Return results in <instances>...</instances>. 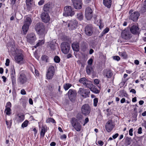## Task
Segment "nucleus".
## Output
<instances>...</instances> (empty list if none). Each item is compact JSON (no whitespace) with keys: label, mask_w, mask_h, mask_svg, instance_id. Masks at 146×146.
<instances>
[{"label":"nucleus","mask_w":146,"mask_h":146,"mask_svg":"<svg viewBox=\"0 0 146 146\" xmlns=\"http://www.w3.org/2000/svg\"><path fill=\"white\" fill-rule=\"evenodd\" d=\"M92 70V68L90 65H89L87 66L86 68V72L88 74H90Z\"/></svg>","instance_id":"28"},{"label":"nucleus","mask_w":146,"mask_h":146,"mask_svg":"<svg viewBox=\"0 0 146 146\" xmlns=\"http://www.w3.org/2000/svg\"><path fill=\"white\" fill-rule=\"evenodd\" d=\"M92 13H85L86 18L88 20H90L92 17Z\"/></svg>","instance_id":"30"},{"label":"nucleus","mask_w":146,"mask_h":146,"mask_svg":"<svg viewBox=\"0 0 146 146\" xmlns=\"http://www.w3.org/2000/svg\"><path fill=\"white\" fill-rule=\"evenodd\" d=\"M77 18L80 20H82L83 19V16L81 12H79L78 13L77 15Z\"/></svg>","instance_id":"33"},{"label":"nucleus","mask_w":146,"mask_h":146,"mask_svg":"<svg viewBox=\"0 0 146 146\" xmlns=\"http://www.w3.org/2000/svg\"><path fill=\"white\" fill-rule=\"evenodd\" d=\"M27 40L30 44H32L35 42V40L34 38V37H28Z\"/></svg>","instance_id":"31"},{"label":"nucleus","mask_w":146,"mask_h":146,"mask_svg":"<svg viewBox=\"0 0 146 146\" xmlns=\"http://www.w3.org/2000/svg\"><path fill=\"white\" fill-rule=\"evenodd\" d=\"M95 83L96 84H98L99 83L100 81L98 79H95L94 80Z\"/></svg>","instance_id":"56"},{"label":"nucleus","mask_w":146,"mask_h":146,"mask_svg":"<svg viewBox=\"0 0 146 146\" xmlns=\"http://www.w3.org/2000/svg\"><path fill=\"white\" fill-rule=\"evenodd\" d=\"M16 62L20 64H23L24 62V56L22 54H19L16 55L14 58Z\"/></svg>","instance_id":"11"},{"label":"nucleus","mask_w":146,"mask_h":146,"mask_svg":"<svg viewBox=\"0 0 146 146\" xmlns=\"http://www.w3.org/2000/svg\"><path fill=\"white\" fill-rule=\"evenodd\" d=\"M92 13V11L90 7H88L86 9L85 13Z\"/></svg>","instance_id":"37"},{"label":"nucleus","mask_w":146,"mask_h":146,"mask_svg":"<svg viewBox=\"0 0 146 146\" xmlns=\"http://www.w3.org/2000/svg\"><path fill=\"white\" fill-rule=\"evenodd\" d=\"M112 75V73L110 70H108L107 71L106 73V77L109 78H110Z\"/></svg>","instance_id":"35"},{"label":"nucleus","mask_w":146,"mask_h":146,"mask_svg":"<svg viewBox=\"0 0 146 146\" xmlns=\"http://www.w3.org/2000/svg\"><path fill=\"white\" fill-rule=\"evenodd\" d=\"M78 22L76 20L73 19L70 20L68 24V26L70 30L75 29L77 27Z\"/></svg>","instance_id":"10"},{"label":"nucleus","mask_w":146,"mask_h":146,"mask_svg":"<svg viewBox=\"0 0 146 146\" xmlns=\"http://www.w3.org/2000/svg\"><path fill=\"white\" fill-rule=\"evenodd\" d=\"M77 120L79 121L80 122L83 118L82 115L80 114H78L76 116Z\"/></svg>","instance_id":"36"},{"label":"nucleus","mask_w":146,"mask_h":146,"mask_svg":"<svg viewBox=\"0 0 146 146\" xmlns=\"http://www.w3.org/2000/svg\"><path fill=\"white\" fill-rule=\"evenodd\" d=\"M74 7L77 9H80L82 7V3L80 0H74L72 2Z\"/></svg>","instance_id":"17"},{"label":"nucleus","mask_w":146,"mask_h":146,"mask_svg":"<svg viewBox=\"0 0 146 146\" xmlns=\"http://www.w3.org/2000/svg\"><path fill=\"white\" fill-rule=\"evenodd\" d=\"M28 122L29 121L28 120H26L22 124L21 127L23 128L26 127L28 125Z\"/></svg>","instance_id":"40"},{"label":"nucleus","mask_w":146,"mask_h":146,"mask_svg":"<svg viewBox=\"0 0 146 146\" xmlns=\"http://www.w3.org/2000/svg\"><path fill=\"white\" fill-rule=\"evenodd\" d=\"M10 63V60L9 59H7L6 60V63L5 64V65L7 66H8L9 65Z\"/></svg>","instance_id":"54"},{"label":"nucleus","mask_w":146,"mask_h":146,"mask_svg":"<svg viewBox=\"0 0 146 146\" xmlns=\"http://www.w3.org/2000/svg\"><path fill=\"white\" fill-rule=\"evenodd\" d=\"M142 129L141 127H140L138 129V133L139 134H141L142 133Z\"/></svg>","instance_id":"59"},{"label":"nucleus","mask_w":146,"mask_h":146,"mask_svg":"<svg viewBox=\"0 0 146 146\" xmlns=\"http://www.w3.org/2000/svg\"><path fill=\"white\" fill-rule=\"evenodd\" d=\"M140 16L139 13L138 12H134L131 13L129 16V19L134 21H136Z\"/></svg>","instance_id":"15"},{"label":"nucleus","mask_w":146,"mask_h":146,"mask_svg":"<svg viewBox=\"0 0 146 146\" xmlns=\"http://www.w3.org/2000/svg\"><path fill=\"white\" fill-rule=\"evenodd\" d=\"M49 46L52 50H54L55 49V46L53 43L51 42L49 44Z\"/></svg>","instance_id":"47"},{"label":"nucleus","mask_w":146,"mask_h":146,"mask_svg":"<svg viewBox=\"0 0 146 146\" xmlns=\"http://www.w3.org/2000/svg\"><path fill=\"white\" fill-rule=\"evenodd\" d=\"M11 70L12 71L11 76V79L12 80H15V78L14 76L15 75V72L14 66H13L11 68Z\"/></svg>","instance_id":"29"},{"label":"nucleus","mask_w":146,"mask_h":146,"mask_svg":"<svg viewBox=\"0 0 146 146\" xmlns=\"http://www.w3.org/2000/svg\"><path fill=\"white\" fill-rule=\"evenodd\" d=\"M72 85L69 83H66V84L64 85L63 86L64 89L66 90H68L71 86Z\"/></svg>","instance_id":"32"},{"label":"nucleus","mask_w":146,"mask_h":146,"mask_svg":"<svg viewBox=\"0 0 146 146\" xmlns=\"http://www.w3.org/2000/svg\"><path fill=\"white\" fill-rule=\"evenodd\" d=\"M18 119L19 121L21 122L24 120V116L23 115L21 114H18Z\"/></svg>","instance_id":"34"},{"label":"nucleus","mask_w":146,"mask_h":146,"mask_svg":"<svg viewBox=\"0 0 146 146\" xmlns=\"http://www.w3.org/2000/svg\"><path fill=\"white\" fill-rule=\"evenodd\" d=\"M99 23L100 24L99 25V27L100 29H101L103 28L104 25L102 23V21L101 20H100Z\"/></svg>","instance_id":"51"},{"label":"nucleus","mask_w":146,"mask_h":146,"mask_svg":"<svg viewBox=\"0 0 146 146\" xmlns=\"http://www.w3.org/2000/svg\"><path fill=\"white\" fill-rule=\"evenodd\" d=\"M146 11V1H145L144 3L141 8L140 11L142 13H143Z\"/></svg>","instance_id":"27"},{"label":"nucleus","mask_w":146,"mask_h":146,"mask_svg":"<svg viewBox=\"0 0 146 146\" xmlns=\"http://www.w3.org/2000/svg\"><path fill=\"white\" fill-rule=\"evenodd\" d=\"M84 86L90 89L93 88L94 86L91 83V82L87 80L85 83Z\"/></svg>","instance_id":"24"},{"label":"nucleus","mask_w":146,"mask_h":146,"mask_svg":"<svg viewBox=\"0 0 146 146\" xmlns=\"http://www.w3.org/2000/svg\"><path fill=\"white\" fill-rule=\"evenodd\" d=\"M27 81V78L26 75L23 73L20 74L18 79V81L21 84H23L26 83Z\"/></svg>","instance_id":"12"},{"label":"nucleus","mask_w":146,"mask_h":146,"mask_svg":"<svg viewBox=\"0 0 146 146\" xmlns=\"http://www.w3.org/2000/svg\"><path fill=\"white\" fill-rule=\"evenodd\" d=\"M87 80L86 78H83L80 80L79 82L80 83H82L84 85L85 83L86 82Z\"/></svg>","instance_id":"42"},{"label":"nucleus","mask_w":146,"mask_h":146,"mask_svg":"<svg viewBox=\"0 0 146 146\" xmlns=\"http://www.w3.org/2000/svg\"><path fill=\"white\" fill-rule=\"evenodd\" d=\"M6 124L8 126V127H10L11 126L12 124V122L11 120L9 121L6 120Z\"/></svg>","instance_id":"49"},{"label":"nucleus","mask_w":146,"mask_h":146,"mask_svg":"<svg viewBox=\"0 0 146 146\" xmlns=\"http://www.w3.org/2000/svg\"><path fill=\"white\" fill-rule=\"evenodd\" d=\"M98 143L101 146L103 145L104 143V142L101 141H98Z\"/></svg>","instance_id":"63"},{"label":"nucleus","mask_w":146,"mask_h":146,"mask_svg":"<svg viewBox=\"0 0 146 146\" xmlns=\"http://www.w3.org/2000/svg\"><path fill=\"white\" fill-rule=\"evenodd\" d=\"M130 92H132L134 94H135L136 93V91L134 89H132L130 91Z\"/></svg>","instance_id":"64"},{"label":"nucleus","mask_w":146,"mask_h":146,"mask_svg":"<svg viewBox=\"0 0 146 146\" xmlns=\"http://www.w3.org/2000/svg\"><path fill=\"white\" fill-rule=\"evenodd\" d=\"M119 135V134L118 133H116L114 135H113L112 137L114 139H116Z\"/></svg>","instance_id":"62"},{"label":"nucleus","mask_w":146,"mask_h":146,"mask_svg":"<svg viewBox=\"0 0 146 146\" xmlns=\"http://www.w3.org/2000/svg\"><path fill=\"white\" fill-rule=\"evenodd\" d=\"M51 9L50 4L48 3L45 4L43 7V10L46 12L50 11Z\"/></svg>","instance_id":"23"},{"label":"nucleus","mask_w":146,"mask_h":146,"mask_svg":"<svg viewBox=\"0 0 146 146\" xmlns=\"http://www.w3.org/2000/svg\"><path fill=\"white\" fill-rule=\"evenodd\" d=\"M47 130L46 129V128L44 126H43L41 129V131H40V135L41 136L43 137L44 136L45 133L47 131Z\"/></svg>","instance_id":"26"},{"label":"nucleus","mask_w":146,"mask_h":146,"mask_svg":"<svg viewBox=\"0 0 146 146\" xmlns=\"http://www.w3.org/2000/svg\"><path fill=\"white\" fill-rule=\"evenodd\" d=\"M54 74V67L51 66L48 68L46 74L47 78L48 79H51L53 78Z\"/></svg>","instance_id":"8"},{"label":"nucleus","mask_w":146,"mask_h":146,"mask_svg":"<svg viewBox=\"0 0 146 146\" xmlns=\"http://www.w3.org/2000/svg\"><path fill=\"white\" fill-rule=\"evenodd\" d=\"M98 102V99L97 98H95L94 99V106L95 107L97 106V104Z\"/></svg>","instance_id":"44"},{"label":"nucleus","mask_w":146,"mask_h":146,"mask_svg":"<svg viewBox=\"0 0 146 146\" xmlns=\"http://www.w3.org/2000/svg\"><path fill=\"white\" fill-rule=\"evenodd\" d=\"M85 33L88 36H91L93 33V28L92 25L87 26L85 28Z\"/></svg>","instance_id":"16"},{"label":"nucleus","mask_w":146,"mask_h":146,"mask_svg":"<svg viewBox=\"0 0 146 146\" xmlns=\"http://www.w3.org/2000/svg\"><path fill=\"white\" fill-rule=\"evenodd\" d=\"M90 90L95 93H98L99 92V91L97 89L92 88L90 89Z\"/></svg>","instance_id":"48"},{"label":"nucleus","mask_w":146,"mask_h":146,"mask_svg":"<svg viewBox=\"0 0 146 146\" xmlns=\"http://www.w3.org/2000/svg\"><path fill=\"white\" fill-rule=\"evenodd\" d=\"M90 110L91 108L89 105L88 104H85L82 107V112L84 115H86L89 114Z\"/></svg>","instance_id":"7"},{"label":"nucleus","mask_w":146,"mask_h":146,"mask_svg":"<svg viewBox=\"0 0 146 146\" xmlns=\"http://www.w3.org/2000/svg\"><path fill=\"white\" fill-rule=\"evenodd\" d=\"M111 0H103L104 5L108 8H110L111 4Z\"/></svg>","instance_id":"22"},{"label":"nucleus","mask_w":146,"mask_h":146,"mask_svg":"<svg viewBox=\"0 0 146 146\" xmlns=\"http://www.w3.org/2000/svg\"><path fill=\"white\" fill-rule=\"evenodd\" d=\"M133 131V129L132 128L130 129L129 131V135L131 136H132L133 135V134L132 133Z\"/></svg>","instance_id":"55"},{"label":"nucleus","mask_w":146,"mask_h":146,"mask_svg":"<svg viewBox=\"0 0 146 146\" xmlns=\"http://www.w3.org/2000/svg\"><path fill=\"white\" fill-rule=\"evenodd\" d=\"M44 41L43 39L39 40L38 42L37 43L36 45L37 46H39L44 44Z\"/></svg>","instance_id":"41"},{"label":"nucleus","mask_w":146,"mask_h":146,"mask_svg":"<svg viewBox=\"0 0 146 146\" xmlns=\"http://www.w3.org/2000/svg\"><path fill=\"white\" fill-rule=\"evenodd\" d=\"M21 93L22 95H25L26 94V91L24 89H22L21 90Z\"/></svg>","instance_id":"60"},{"label":"nucleus","mask_w":146,"mask_h":146,"mask_svg":"<svg viewBox=\"0 0 146 146\" xmlns=\"http://www.w3.org/2000/svg\"><path fill=\"white\" fill-rule=\"evenodd\" d=\"M77 94L76 91L72 89H70L68 93L69 98L72 102H74L76 100Z\"/></svg>","instance_id":"5"},{"label":"nucleus","mask_w":146,"mask_h":146,"mask_svg":"<svg viewBox=\"0 0 146 146\" xmlns=\"http://www.w3.org/2000/svg\"><path fill=\"white\" fill-rule=\"evenodd\" d=\"M120 55L123 57L125 59L127 58V55L126 53L125 52H121Z\"/></svg>","instance_id":"46"},{"label":"nucleus","mask_w":146,"mask_h":146,"mask_svg":"<svg viewBox=\"0 0 146 146\" xmlns=\"http://www.w3.org/2000/svg\"><path fill=\"white\" fill-rule=\"evenodd\" d=\"M41 58L43 60L47 61V56L45 55H43L41 57Z\"/></svg>","instance_id":"53"},{"label":"nucleus","mask_w":146,"mask_h":146,"mask_svg":"<svg viewBox=\"0 0 146 146\" xmlns=\"http://www.w3.org/2000/svg\"><path fill=\"white\" fill-rule=\"evenodd\" d=\"M114 127L112 121L110 120L106 123V128L107 131L108 132H110Z\"/></svg>","instance_id":"14"},{"label":"nucleus","mask_w":146,"mask_h":146,"mask_svg":"<svg viewBox=\"0 0 146 146\" xmlns=\"http://www.w3.org/2000/svg\"><path fill=\"white\" fill-rule=\"evenodd\" d=\"M144 123L141 124V125L142 126H144L145 128L146 129V120L144 121Z\"/></svg>","instance_id":"61"},{"label":"nucleus","mask_w":146,"mask_h":146,"mask_svg":"<svg viewBox=\"0 0 146 146\" xmlns=\"http://www.w3.org/2000/svg\"><path fill=\"white\" fill-rule=\"evenodd\" d=\"M131 32L133 34H138L139 33V29L138 27L135 25H133L130 29Z\"/></svg>","instance_id":"18"},{"label":"nucleus","mask_w":146,"mask_h":146,"mask_svg":"<svg viewBox=\"0 0 146 146\" xmlns=\"http://www.w3.org/2000/svg\"><path fill=\"white\" fill-rule=\"evenodd\" d=\"M70 122L73 127L77 131H80L81 125L78 122L77 120L74 117L72 118Z\"/></svg>","instance_id":"4"},{"label":"nucleus","mask_w":146,"mask_h":146,"mask_svg":"<svg viewBox=\"0 0 146 146\" xmlns=\"http://www.w3.org/2000/svg\"><path fill=\"white\" fill-rule=\"evenodd\" d=\"M26 4L27 9L29 11L31 10L35 6V5L33 2H31V3L27 2Z\"/></svg>","instance_id":"25"},{"label":"nucleus","mask_w":146,"mask_h":146,"mask_svg":"<svg viewBox=\"0 0 146 146\" xmlns=\"http://www.w3.org/2000/svg\"><path fill=\"white\" fill-rule=\"evenodd\" d=\"M113 59L117 61L120 59V58L118 56H115L113 57Z\"/></svg>","instance_id":"52"},{"label":"nucleus","mask_w":146,"mask_h":146,"mask_svg":"<svg viewBox=\"0 0 146 146\" xmlns=\"http://www.w3.org/2000/svg\"><path fill=\"white\" fill-rule=\"evenodd\" d=\"M93 61V60L92 59H90L88 61V63L89 65H91L92 64Z\"/></svg>","instance_id":"58"},{"label":"nucleus","mask_w":146,"mask_h":146,"mask_svg":"<svg viewBox=\"0 0 146 146\" xmlns=\"http://www.w3.org/2000/svg\"><path fill=\"white\" fill-rule=\"evenodd\" d=\"M11 104L10 102H7L6 106V108H10L11 107Z\"/></svg>","instance_id":"50"},{"label":"nucleus","mask_w":146,"mask_h":146,"mask_svg":"<svg viewBox=\"0 0 146 146\" xmlns=\"http://www.w3.org/2000/svg\"><path fill=\"white\" fill-rule=\"evenodd\" d=\"M32 22V20L30 17L28 16H26L25 17L24 25L23 26L22 28L23 32L24 34H26Z\"/></svg>","instance_id":"2"},{"label":"nucleus","mask_w":146,"mask_h":146,"mask_svg":"<svg viewBox=\"0 0 146 146\" xmlns=\"http://www.w3.org/2000/svg\"><path fill=\"white\" fill-rule=\"evenodd\" d=\"M79 44L78 42H74L72 44V47L73 49L76 52L78 51L79 50Z\"/></svg>","instance_id":"20"},{"label":"nucleus","mask_w":146,"mask_h":146,"mask_svg":"<svg viewBox=\"0 0 146 146\" xmlns=\"http://www.w3.org/2000/svg\"><path fill=\"white\" fill-rule=\"evenodd\" d=\"M35 29L39 36H44L46 32L45 27L42 23H37L35 26Z\"/></svg>","instance_id":"1"},{"label":"nucleus","mask_w":146,"mask_h":146,"mask_svg":"<svg viewBox=\"0 0 146 146\" xmlns=\"http://www.w3.org/2000/svg\"><path fill=\"white\" fill-rule=\"evenodd\" d=\"M61 48L62 52L65 54H67L69 51L70 46L68 43L63 42L61 43Z\"/></svg>","instance_id":"6"},{"label":"nucleus","mask_w":146,"mask_h":146,"mask_svg":"<svg viewBox=\"0 0 146 146\" xmlns=\"http://www.w3.org/2000/svg\"><path fill=\"white\" fill-rule=\"evenodd\" d=\"M134 37H121V40L123 42H126L127 41L129 42H133L135 41L137 39H133Z\"/></svg>","instance_id":"19"},{"label":"nucleus","mask_w":146,"mask_h":146,"mask_svg":"<svg viewBox=\"0 0 146 146\" xmlns=\"http://www.w3.org/2000/svg\"><path fill=\"white\" fill-rule=\"evenodd\" d=\"M130 32L128 29H125L122 31L121 35L122 36H129Z\"/></svg>","instance_id":"21"},{"label":"nucleus","mask_w":146,"mask_h":146,"mask_svg":"<svg viewBox=\"0 0 146 146\" xmlns=\"http://www.w3.org/2000/svg\"><path fill=\"white\" fill-rule=\"evenodd\" d=\"M41 18L42 21L45 23H47L50 20V17L48 14L45 12L41 14Z\"/></svg>","instance_id":"13"},{"label":"nucleus","mask_w":146,"mask_h":146,"mask_svg":"<svg viewBox=\"0 0 146 146\" xmlns=\"http://www.w3.org/2000/svg\"><path fill=\"white\" fill-rule=\"evenodd\" d=\"M54 61L56 63L59 62L60 60L59 57L58 56H55L54 58Z\"/></svg>","instance_id":"45"},{"label":"nucleus","mask_w":146,"mask_h":146,"mask_svg":"<svg viewBox=\"0 0 146 146\" xmlns=\"http://www.w3.org/2000/svg\"><path fill=\"white\" fill-rule=\"evenodd\" d=\"M44 3V1L43 0H41L38 3V4L39 5H42Z\"/></svg>","instance_id":"57"},{"label":"nucleus","mask_w":146,"mask_h":146,"mask_svg":"<svg viewBox=\"0 0 146 146\" xmlns=\"http://www.w3.org/2000/svg\"><path fill=\"white\" fill-rule=\"evenodd\" d=\"M90 92L88 89H83L80 88L78 92V93L84 98H86L89 97V94Z\"/></svg>","instance_id":"9"},{"label":"nucleus","mask_w":146,"mask_h":146,"mask_svg":"<svg viewBox=\"0 0 146 146\" xmlns=\"http://www.w3.org/2000/svg\"><path fill=\"white\" fill-rule=\"evenodd\" d=\"M46 121L47 123H50L52 122L53 123H55L56 121L54 120L52 118H48V119H47Z\"/></svg>","instance_id":"39"},{"label":"nucleus","mask_w":146,"mask_h":146,"mask_svg":"<svg viewBox=\"0 0 146 146\" xmlns=\"http://www.w3.org/2000/svg\"><path fill=\"white\" fill-rule=\"evenodd\" d=\"M109 31V29L108 28V27L106 28L102 32V33L101 34L102 36H103L104 35V34H106L107 33H108Z\"/></svg>","instance_id":"43"},{"label":"nucleus","mask_w":146,"mask_h":146,"mask_svg":"<svg viewBox=\"0 0 146 146\" xmlns=\"http://www.w3.org/2000/svg\"><path fill=\"white\" fill-rule=\"evenodd\" d=\"M74 14V11L72 10V7L70 6H66L64 8L63 15L65 17L72 16Z\"/></svg>","instance_id":"3"},{"label":"nucleus","mask_w":146,"mask_h":146,"mask_svg":"<svg viewBox=\"0 0 146 146\" xmlns=\"http://www.w3.org/2000/svg\"><path fill=\"white\" fill-rule=\"evenodd\" d=\"M11 109L10 108H6L5 110V112L7 115H9L11 113Z\"/></svg>","instance_id":"38"}]
</instances>
